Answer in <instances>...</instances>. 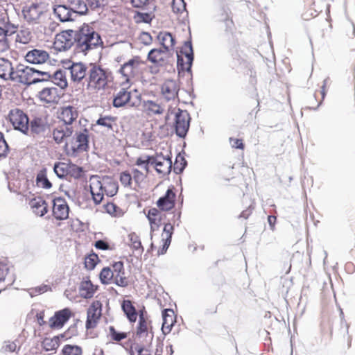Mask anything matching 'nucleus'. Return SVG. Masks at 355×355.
I'll list each match as a JSON object with an SVG mask.
<instances>
[{
    "label": "nucleus",
    "instance_id": "33",
    "mask_svg": "<svg viewBox=\"0 0 355 355\" xmlns=\"http://www.w3.org/2000/svg\"><path fill=\"white\" fill-rule=\"evenodd\" d=\"M69 5L76 17L87 12L88 8L84 0H68Z\"/></svg>",
    "mask_w": 355,
    "mask_h": 355
},
{
    "label": "nucleus",
    "instance_id": "59",
    "mask_svg": "<svg viewBox=\"0 0 355 355\" xmlns=\"http://www.w3.org/2000/svg\"><path fill=\"white\" fill-rule=\"evenodd\" d=\"M17 345L15 342H6L3 347L5 352H13L16 350Z\"/></svg>",
    "mask_w": 355,
    "mask_h": 355
},
{
    "label": "nucleus",
    "instance_id": "42",
    "mask_svg": "<svg viewBox=\"0 0 355 355\" xmlns=\"http://www.w3.org/2000/svg\"><path fill=\"white\" fill-rule=\"evenodd\" d=\"M59 346L58 337L46 338L42 342V347L46 351L55 350Z\"/></svg>",
    "mask_w": 355,
    "mask_h": 355
},
{
    "label": "nucleus",
    "instance_id": "62",
    "mask_svg": "<svg viewBox=\"0 0 355 355\" xmlns=\"http://www.w3.org/2000/svg\"><path fill=\"white\" fill-rule=\"evenodd\" d=\"M230 143L233 148L243 149L244 146L242 140L239 139H230Z\"/></svg>",
    "mask_w": 355,
    "mask_h": 355
},
{
    "label": "nucleus",
    "instance_id": "10",
    "mask_svg": "<svg viewBox=\"0 0 355 355\" xmlns=\"http://www.w3.org/2000/svg\"><path fill=\"white\" fill-rule=\"evenodd\" d=\"M181 53L184 55V58L182 55L177 54L178 67H180L183 71H189L191 69L193 60V53L191 42H185L184 49L181 51Z\"/></svg>",
    "mask_w": 355,
    "mask_h": 355
},
{
    "label": "nucleus",
    "instance_id": "30",
    "mask_svg": "<svg viewBox=\"0 0 355 355\" xmlns=\"http://www.w3.org/2000/svg\"><path fill=\"white\" fill-rule=\"evenodd\" d=\"M157 40L162 46V48L173 52L175 39L170 33L160 32L157 35Z\"/></svg>",
    "mask_w": 355,
    "mask_h": 355
},
{
    "label": "nucleus",
    "instance_id": "20",
    "mask_svg": "<svg viewBox=\"0 0 355 355\" xmlns=\"http://www.w3.org/2000/svg\"><path fill=\"white\" fill-rule=\"evenodd\" d=\"M37 96L41 101L49 104L57 103L60 98L58 89L53 87L44 88Z\"/></svg>",
    "mask_w": 355,
    "mask_h": 355
},
{
    "label": "nucleus",
    "instance_id": "46",
    "mask_svg": "<svg viewBox=\"0 0 355 355\" xmlns=\"http://www.w3.org/2000/svg\"><path fill=\"white\" fill-rule=\"evenodd\" d=\"M98 261V257L95 254H92L85 257V268L88 270H93L96 265L97 264V262Z\"/></svg>",
    "mask_w": 355,
    "mask_h": 355
},
{
    "label": "nucleus",
    "instance_id": "2",
    "mask_svg": "<svg viewBox=\"0 0 355 355\" xmlns=\"http://www.w3.org/2000/svg\"><path fill=\"white\" fill-rule=\"evenodd\" d=\"M76 51L87 55L90 51L101 47L103 42L94 28L84 24L75 33Z\"/></svg>",
    "mask_w": 355,
    "mask_h": 355
},
{
    "label": "nucleus",
    "instance_id": "3",
    "mask_svg": "<svg viewBox=\"0 0 355 355\" xmlns=\"http://www.w3.org/2000/svg\"><path fill=\"white\" fill-rule=\"evenodd\" d=\"M110 72L99 65L90 64L86 78V89L90 92L104 89L109 82Z\"/></svg>",
    "mask_w": 355,
    "mask_h": 355
},
{
    "label": "nucleus",
    "instance_id": "38",
    "mask_svg": "<svg viewBox=\"0 0 355 355\" xmlns=\"http://www.w3.org/2000/svg\"><path fill=\"white\" fill-rule=\"evenodd\" d=\"M36 184L37 187L49 189L51 188L52 184L46 177V169L43 168L40 171L36 177Z\"/></svg>",
    "mask_w": 355,
    "mask_h": 355
},
{
    "label": "nucleus",
    "instance_id": "17",
    "mask_svg": "<svg viewBox=\"0 0 355 355\" xmlns=\"http://www.w3.org/2000/svg\"><path fill=\"white\" fill-rule=\"evenodd\" d=\"M53 13L62 22L72 21L76 18L69 5H56L53 7Z\"/></svg>",
    "mask_w": 355,
    "mask_h": 355
},
{
    "label": "nucleus",
    "instance_id": "35",
    "mask_svg": "<svg viewBox=\"0 0 355 355\" xmlns=\"http://www.w3.org/2000/svg\"><path fill=\"white\" fill-rule=\"evenodd\" d=\"M49 80L55 85L60 87L61 89H64L67 87V80L66 78V73L62 70L56 71Z\"/></svg>",
    "mask_w": 355,
    "mask_h": 355
},
{
    "label": "nucleus",
    "instance_id": "41",
    "mask_svg": "<svg viewBox=\"0 0 355 355\" xmlns=\"http://www.w3.org/2000/svg\"><path fill=\"white\" fill-rule=\"evenodd\" d=\"M32 32L27 28L21 29L17 34L15 40L17 42L26 44L33 39Z\"/></svg>",
    "mask_w": 355,
    "mask_h": 355
},
{
    "label": "nucleus",
    "instance_id": "52",
    "mask_svg": "<svg viewBox=\"0 0 355 355\" xmlns=\"http://www.w3.org/2000/svg\"><path fill=\"white\" fill-rule=\"evenodd\" d=\"M135 164L142 167L146 173L149 172V161L146 159L145 155L138 157L136 160Z\"/></svg>",
    "mask_w": 355,
    "mask_h": 355
},
{
    "label": "nucleus",
    "instance_id": "4",
    "mask_svg": "<svg viewBox=\"0 0 355 355\" xmlns=\"http://www.w3.org/2000/svg\"><path fill=\"white\" fill-rule=\"evenodd\" d=\"M174 113L173 127L175 134L180 138H184L190 127L191 117L187 110L180 108L172 110L168 109V114Z\"/></svg>",
    "mask_w": 355,
    "mask_h": 355
},
{
    "label": "nucleus",
    "instance_id": "44",
    "mask_svg": "<svg viewBox=\"0 0 355 355\" xmlns=\"http://www.w3.org/2000/svg\"><path fill=\"white\" fill-rule=\"evenodd\" d=\"M82 349L78 345H67L62 349L64 355H82Z\"/></svg>",
    "mask_w": 355,
    "mask_h": 355
},
{
    "label": "nucleus",
    "instance_id": "61",
    "mask_svg": "<svg viewBox=\"0 0 355 355\" xmlns=\"http://www.w3.org/2000/svg\"><path fill=\"white\" fill-rule=\"evenodd\" d=\"M112 270L114 272V274L124 272L123 263L121 261H119L114 263Z\"/></svg>",
    "mask_w": 355,
    "mask_h": 355
},
{
    "label": "nucleus",
    "instance_id": "64",
    "mask_svg": "<svg viewBox=\"0 0 355 355\" xmlns=\"http://www.w3.org/2000/svg\"><path fill=\"white\" fill-rule=\"evenodd\" d=\"M95 247L100 250H107L109 249V245L107 243L103 240H98L95 243Z\"/></svg>",
    "mask_w": 355,
    "mask_h": 355
},
{
    "label": "nucleus",
    "instance_id": "22",
    "mask_svg": "<svg viewBox=\"0 0 355 355\" xmlns=\"http://www.w3.org/2000/svg\"><path fill=\"white\" fill-rule=\"evenodd\" d=\"M15 68L12 62L4 58H0V78L5 80H11L15 75Z\"/></svg>",
    "mask_w": 355,
    "mask_h": 355
},
{
    "label": "nucleus",
    "instance_id": "37",
    "mask_svg": "<svg viewBox=\"0 0 355 355\" xmlns=\"http://www.w3.org/2000/svg\"><path fill=\"white\" fill-rule=\"evenodd\" d=\"M172 166V162L170 158L159 157V159L155 166V170L158 173H168L170 172Z\"/></svg>",
    "mask_w": 355,
    "mask_h": 355
},
{
    "label": "nucleus",
    "instance_id": "15",
    "mask_svg": "<svg viewBox=\"0 0 355 355\" xmlns=\"http://www.w3.org/2000/svg\"><path fill=\"white\" fill-rule=\"evenodd\" d=\"M69 208L62 198H56L53 200V214L57 220H64L69 216Z\"/></svg>",
    "mask_w": 355,
    "mask_h": 355
},
{
    "label": "nucleus",
    "instance_id": "28",
    "mask_svg": "<svg viewBox=\"0 0 355 355\" xmlns=\"http://www.w3.org/2000/svg\"><path fill=\"white\" fill-rule=\"evenodd\" d=\"M33 211L39 216H43L48 211V205L41 198H34L30 202Z\"/></svg>",
    "mask_w": 355,
    "mask_h": 355
},
{
    "label": "nucleus",
    "instance_id": "25",
    "mask_svg": "<svg viewBox=\"0 0 355 355\" xmlns=\"http://www.w3.org/2000/svg\"><path fill=\"white\" fill-rule=\"evenodd\" d=\"M130 92L125 88L121 89L116 94L113 100V105L115 107H121L130 103V106H134L135 103H130Z\"/></svg>",
    "mask_w": 355,
    "mask_h": 355
},
{
    "label": "nucleus",
    "instance_id": "48",
    "mask_svg": "<svg viewBox=\"0 0 355 355\" xmlns=\"http://www.w3.org/2000/svg\"><path fill=\"white\" fill-rule=\"evenodd\" d=\"M120 182L125 187H130L132 185V174L128 171H123L120 174Z\"/></svg>",
    "mask_w": 355,
    "mask_h": 355
},
{
    "label": "nucleus",
    "instance_id": "43",
    "mask_svg": "<svg viewBox=\"0 0 355 355\" xmlns=\"http://www.w3.org/2000/svg\"><path fill=\"white\" fill-rule=\"evenodd\" d=\"M114 272L110 268H104L100 272V279L104 284H108L112 282Z\"/></svg>",
    "mask_w": 355,
    "mask_h": 355
},
{
    "label": "nucleus",
    "instance_id": "21",
    "mask_svg": "<svg viewBox=\"0 0 355 355\" xmlns=\"http://www.w3.org/2000/svg\"><path fill=\"white\" fill-rule=\"evenodd\" d=\"M71 315L69 309H64L57 311L49 320V325L51 328H61L68 321Z\"/></svg>",
    "mask_w": 355,
    "mask_h": 355
},
{
    "label": "nucleus",
    "instance_id": "34",
    "mask_svg": "<svg viewBox=\"0 0 355 355\" xmlns=\"http://www.w3.org/2000/svg\"><path fill=\"white\" fill-rule=\"evenodd\" d=\"M162 213L156 208H152L148 211L147 218L150 221L151 231H155L158 227L161 220Z\"/></svg>",
    "mask_w": 355,
    "mask_h": 355
},
{
    "label": "nucleus",
    "instance_id": "49",
    "mask_svg": "<svg viewBox=\"0 0 355 355\" xmlns=\"http://www.w3.org/2000/svg\"><path fill=\"white\" fill-rule=\"evenodd\" d=\"M132 178L135 181V184L139 185L144 181L146 178V175L139 171L137 168H133L132 170Z\"/></svg>",
    "mask_w": 355,
    "mask_h": 355
},
{
    "label": "nucleus",
    "instance_id": "45",
    "mask_svg": "<svg viewBox=\"0 0 355 355\" xmlns=\"http://www.w3.org/2000/svg\"><path fill=\"white\" fill-rule=\"evenodd\" d=\"M53 171L60 178L64 177L67 174L68 166L63 162H58L54 165Z\"/></svg>",
    "mask_w": 355,
    "mask_h": 355
},
{
    "label": "nucleus",
    "instance_id": "8",
    "mask_svg": "<svg viewBox=\"0 0 355 355\" xmlns=\"http://www.w3.org/2000/svg\"><path fill=\"white\" fill-rule=\"evenodd\" d=\"M9 119L15 130L28 135L29 130V119L23 111L19 109L10 110Z\"/></svg>",
    "mask_w": 355,
    "mask_h": 355
},
{
    "label": "nucleus",
    "instance_id": "27",
    "mask_svg": "<svg viewBox=\"0 0 355 355\" xmlns=\"http://www.w3.org/2000/svg\"><path fill=\"white\" fill-rule=\"evenodd\" d=\"M97 286H94L92 282L87 279L81 282L79 286L80 295L85 299L91 298L94 296Z\"/></svg>",
    "mask_w": 355,
    "mask_h": 355
},
{
    "label": "nucleus",
    "instance_id": "11",
    "mask_svg": "<svg viewBox=\"0 0 355 355\" xmlns=\"http://www.w3.org/2000/svg\"><path fill=\"white\" fill-rule=\"evenodd\" d=\"M173 52L164 48L153 49L148 54V59L153 63L163 65L170 62Z\"/></svg>",
    "mask_w": 355,
    "mask_h": 355
},
{
    "label": "nucleus",
    "instance_id": "60",
    "mask_svg": "<svg viewBox=\"0 0 355 355\" xmlns=\"http://www.w3.org/2000/svg\"><path fill=\"white\" fill-rule=\"evenodd\" d=\"M140 40L146 45H148L152 42V37L151 35L146 32H143L140 35Z\"/></svg>",
    "mask_w": 355,
    "mask_h": 355
},
{
    "label": "nucleus",
    "instance_id": "54",
    "mask_svg": "<svg viewBox=\"0 0 355 355\" xmlns=\"http://www.w3.org/2000/svg\"><path fill=\"white\" fill-rule=\"evenodd\" d=\"M50 289V287L47 285H42L31 289L30 294L33 296L38 294H42Z\"/></svg>",
    "mask_w": 355,
    "mask_h": 355
},
{
    "label": "nucleus",
    "instance_id": "18",
    "mask_svg": "<svg viewBox=\"0 0 355 355\" xmlns=\"http://www.w3.org/2000/svg\"><path fill=\"white\" fill-rule=\"evenodd\" d=\"M101 315V303L99 301L94 302L87 310V329L94 327L97 320Z\"/></svg>",
    "mask_w": 355,
    "mask_h": 355
},
{
    "label": "nucleus",
    "instance_id": "32",
    "mask_svg": "<svg viewBox=\"0 0 355 355\" xmlns=\"http://www.w3.org/2000/svg\"><path fill=\"white\" fill-rule=\"evenodd\" d=\"M102 180L105 193L110 197L116 195L119 189L118 183L110 177H103Z\"/></svg>",
    "mask_w": 355,
    "mask_h": 355
},
{
    "label": "nucleus",
    "instance_id": "53",
    "mask_svg": "<svg viewBox=\"0 0 355 355\" xmlns=\"http://www.w3.org/2000/svg\"><path fill=\"white\" fill-rule=\"evenodd\" d=\"M8 151V146L4 139L3 135L0 132V157L6 156Z\"/></svg>",
    "mask_w": 355,
    "mask_h": 355
},
{
    "label": "nucleus",
    "instance_id": "47",
    "mask_svg": "<svg viewBox=\"0 0 355 355\" xmlns=\"http://www.w3.org/2000/svg\"><path fill=\"white\" fill-rule=\"evenodd\" d=\"M114 122V119L112 116H105L99 118L96 124L106 128L107 130L112 129V125Z\"/></svg>",
    "mask_w": 355,
    "mask_h": 355
},
{
    "label": "nucleus",
    "instance_id": "57",
    "mask_svg": "<svg viewBox=\"0 0 355 355\" xmlns=\"http://www.w3.org/2000/svg\"><path fill=\"white\" fill-rule=\"evenodd\" d=\"M110 330L112 338L116 341H120L126 337V334L124 333H117L113 327H110Z\"/></svg>",
    "mask_w": 355,
    "mask_h": 355
},
{
    "label": "nucleus",
    "instance_id": "16",
    "mask_svg": "<svg viewBox=\"0 0 355 355\" xmlns=\"http://www.w3.org/2000/svg\"><path fill=\"white\" fill-rule=\"evenodd\" d=\"M49 58V53L46 51L37 49L29 51L25 55V60L33 64L45 63Z\"/></svg>",
    "mask_w": 355,
    "mask_h": 355
},
{
    "label": "nucleus",
    "instance_id": "1",
    "mask_svg": "<svg viewBox=\"0 0 355 355\" xmlns=\"http://www.w3.org/2000/svg\"><path fill=\"white\" fill-rule=\"evenodd\" d=\"M78 116V112L74 107L68 105L61 107L58 118L64 124L58 126L53 131V137L56 143H62L72 135L74 128L78 125L76 123Z\"/></svg>",
    "mask_w": 355,
    "mask_h": 355
},
{
    "label": "nucleus",
    "instance_id": "31",
    "mask_svg": "<svg viewBox=\"0 0 355 355\" xmlns=\"http://www.w3.org/2000/svg\"><path fill=\"white\" fill-rule=\"evenodd\" d=\"M143 107L144 111L149 116L162 114L164 111V107L160 104L150 100L144 102Z\"/></svg>",
    "mask_w": 355,
    "mask_h": 355
},
{
    "label": "nucleus",
    "instance_id": "55",
    "mask_svg": "<svg viewBox=\"0 0 355 355\" xmlns=\"http://www.w3.org/2000/svg\"><path fill=\"white\" fill-rule=\"evenodd\" d=\"M173 227L170 224H166L164 227V232L162 236L166 239L168 241L171 240V236L173 234Z\"/></svg>",
    "mask_w": 355,
    "mask_h": 355
},
{
    "label": "nucleus",
    "instance_id": "13",
    "mask_svg": "<svg viewBox=\"0 0 355 355\" xmlns=\"http://www.w3.org/2000/svg\"><path fill=\"white\" fill-rule=\"evenodd\" d=\"M90 191L95 204H100L105 193L102 178L92 176L90 179Z\"/></svg>",
    "mask_w": 355,
    "mask_h": 355
},
{
    "label": "nucleus",
    "instance_id": "36",
    "mask_svg": "<svg viewBox=\"0 0 355 355\" xmlns=\"http://www.w3.org/2000/svg\"><path fill=\"white\" fill-rule=\"evenodd\" d=\"M128 245L133 250L139 254L144 252V248L141 245L139 236L135 232H131L128 236Z\"/></svg>",
    "mask_w": 355,
    "mask_h": 355
},
{
    "label": "nucleus",
    "instance_id": "29",
    "mask_svg": "<svg viewBox=\"0 0 355 355\" xmlns=\"http://www.w3.org/2000/svg\"><path fill=\"white\" fill-rule=\"evenodd\" d=\"M163 323L162 330L164 334H167L171 331L174 324V312L172 309H166L163 313Z\"/></svg>",
    "mask_w": 355,
    "mask_h": 355
},
{
    "label": "nucleus",
    "instance_id": "39",
    "mask_svg": "<svg viewBox=\"0 0 355 355\" xmlns=\"http://www.w3.org/2000/svg\"><path fill=\"white\" fill-rule=\"evenodd\" d=\"M122 309L130 322L136 321L137 313L130 301L124 300L122 304Z\"/></svg>",
    "mask_w": 355,
    "mask_h": 355
},
{
    "label": "nucleus",
    "instance_id": "40",
    "mask_svg": "<svg viewBox=\"0 0 355 355\" xmlns=\"http://www.w3.org/2000/svg\"><path fill=\"white\" fill-rule=\"evenodd\" d=\"M137 336L139 338H147L148 336V322L145 319L143 313L139 315Z\"/></svg>",
    "mask_w": 355,
    "mask_h": 355
},
{
    "label": "nucleus",
    "instance_id": "26",
    "mask_svg": "<svg viewBox=\"0 0 355 355\" xmlns=\"http://www.w3.org/2000/svg\"><path fill=\"white\" fill-rule=\"evenodd\" d=\"M46 122L42 117L34 116L29 121V130L28 135H39L46 130Z\"/></svg>",
    "mask_w": 355,
    "mask_h": 355
},
{
    "label": "nucleus",
    "instance_id": "14",
    "mask_svg": "<svg viewBox=\"0 0 355 355\" xmlns=\"http://www.w3.org/2000/svg\"><path fill=\"white\" fill-rule=\"evenodd\" d=\"M179 85L176 80H166L162 85L161 93L167 101L175 100L178 97Z\"/></svg>",
    "mask_w": 355,
    "mask_h": 355
},
{
    "label": "nucleus",
    "instance_id": "63",
    "mask_svg": "<svg viewBox=\"0 0 355 355\" xmlns=\"http://www.w3.org/2000/svg\"><path fill=\"white\" fill-rule=\"evenodd\" d=\"M116 209H117V207L113 203H108L105 206V209H106L107 212L111 215L116 216Z\"/></svg>",
    "mask_w": 355,
    "mask_h": 355
},
{
    "label": "nucleus",
    "instance_id": "12",
    "mask_svg": "<svg viewBox=\"0 0 355 355\" xmlns=\"http://www.w3.org/2000/svg\"><path fill=\"white\" fill-rule=\"evenodd\" d=\"M89 67L83 62H73L67 67L70 73L71 80L74 83H80L84 78L86 79Z\"/></svg>",
    "mask_w": 355,
    "mask_h": 355
},
{
    "label": "nucleus",
    "instance_id": "51",
    "mask_svg": "<svg viewBox=\"0 0 355 355\" xmlns=\"http://www.w3.org/2000/svg\"><path fill=\"white\" fill-rule=\"evenodd\" d=\"M172 9L174 12L182 13L186 10V3L184 0H173Z\"/></svg>",
    "mask_w": 355,
    "mask_h": 355
},
{
    "label": "nucleus",
    "instance_id": "6",
    "mask_svg": "<svg viewBox=\"0 0 355 355\" xmlns=\"http://www.w3.org/2000/svg\"><path fill=\"white\" fill-rule=\"evenodd\" d=\"M75 33L76 31L67 30L57 34L54 42L55 49L59 51H65L74 46L76 50Z\"/></svg>",
    "mask_w": 355,
    "mask_h": 355
},
{
    "label": "nucleus",
    "instance_id": "58",
    "mask_svg": "<svg viewBox=\"0 0 355 355\" xmlns=\"http://www.w3.org/2000/svg\"><path fill=\"white\" fill-rule=\"evenodd\" d=\"M9 268L6 265L0 264V283L3 282L8 273Z\"/></svg>",
    "mask_w": 355,
    "mask_h": 355
},
{
    "label": "nucleus",
    "instance_id": "56",
    "mask_svg": "<svg viewBox=\"0 0 355 355\" xmlns=\"http://www.w3.org/2000/svg\"><path fill=\"white\" fill-rule=\"evenodd\" d=\"M37 72V75L36 77L37 78V83L43 82L49 80L51 77V75L49 72L42 71L39 70H36Z\"/></svg>",
    "mask_w": 355,
    "mask_h": 355
},
{
    "label": "nucleus",
    "instance_id": "24",
    "mask_svg": "<svg viewBox=\"0 0 355 355\" xmlns=\"http://www.w3.org/2000/svg\"><path fill=\"white\" fill-rule=\"evenodd\" d=\"M175 194L172 189H168L164 196L160 198L157 205L162 210L168 211L171 209L175 205Z\"/></svg>",
    "mask_w": 355,
    "mask_h": 355
},
{
    "label": "nucleus",
    "instance_id": "19",
    "mask_svg": "<svg viewBox=\"0 0 355 355\" xmlns=\"http://www.w3.org/2000/svg\"><path fill=\"white\" fill-rule=\"evenodd\" d=\"M44 12V8L39 4L33 3L23 9L24 18L29 22L37 23Z\"/></svg>",
    "mask_w": 355,
    "mask_h": 355
},
{
    "label": "nucleus",
    "instance_id": "23",
    "mask_svg": "<svg viewBox=\"0 0 355 355\" xmlns=\"http://www.w3.org/2000/svg\"><path fill=\"white\" fill-rule=\"evenodd\" d=\"M14 32H10L6 27H0V53L9 51L10 44L14 39Z\"/></svg>",
    "mask_w": 355,
    "mask_h": 355
},
{
    "label": "nucleus",
    "instance_id": "50",
    "mask_svg": "<svg viewBox=\"0 0 355 355\" xmlns=\"http://www.w3.org/2000/svg\"><path fill=\"white\" fill-rule=\"evenodd\" d=\"M112 281L114 284L121 287L128 286V280L124 277V272L114 274Z\"/></svg>",
    "mask_w": 355,
    "mask_h": 355
},
{
    "label": "nucleus",
    "instance_id": "5",
    "mask_svg": "<svg viewBox=\"0 0 355 355\" xmlns=\"http://www.w3.org/2000/svg\"><path fill=\"white\" fill-rule=\"evenodd\" d=\"M36 69L23 64H18L15 67V75L12 81L24 85H30L37 83V75Z\"/></svg>",
    "mask_w": 355,
    "mask_h": 355
},
{
    "label": "nucleus",
    "instance_id": "7",
    "mask_svg": "<svg viewBox=\"0 0 355 355\" xmlns=\"http://www.w3.org/2000/svg\"><path fill=\"white\" fill-rule=\"evenodd\" d=\"M73 138L74 146L73 150L77 152L87 151L89 148V131L85 128L78 125L74 128Z\"/></svg>",
    "mask_w": 355,
    "mask_h": 355
},
{
    "label": "nucleus",
    "instance_id": "9",
    "mask_svg": "<svg viewBox=\"0 0 355 355\" xmlns=\"http://www.w3.org/2000/svg\"><path fill=\"white\" fill-rule=\"evenodd\" d=\"M143 64L141 59L136 56L124 63L121 69L120 72L125 78V82L128 83L132 78L137 76L140 70L141 66Z\"/></svg>",
    "mask_w": 355,
    "mask_h": 355
}]
</instances>
